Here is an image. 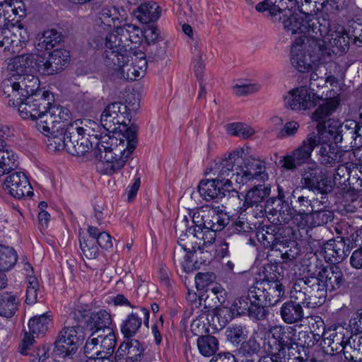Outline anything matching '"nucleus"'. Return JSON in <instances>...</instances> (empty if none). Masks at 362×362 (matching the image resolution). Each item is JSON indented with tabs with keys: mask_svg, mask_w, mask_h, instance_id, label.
<instances>
[{
	"mask_svg": "<svg viewBox=\"0 0 362 362\" xmlns=\"http://www.w3.org/2000/svg\"><path fill=\"white\" fill-rule=\"evenodd\" d=\"M341 132L346 139H351L352 146L359 147L362 145V127L354 121L349 120L341 127Z\"/></svg>",
	"mask_w": 362,
	"mask_h": 362,
	"instance_id": "obj_42",
	"label": "nucleus"
},
{
	"mask_svg": "<svg viewBox=\"0 0 362 362\" xmlns=\"http://www.w3.org/2000/svg\"><path fill=\"white\" fill-rule=\"evenodd\" d=\"M226 131L228 134L243 139H248L255 134V130L251 127L240 122L227 124Z\"/></svg>",
	"mask_w": 362,
	"mask_h": 362,
	"instance_id": "obj_52",
	"label": "nucleus"
},
{
	"mask_svg": "<svg viewBox=\"0 0 362 362\" xmlns=\"http://www.w3.org/2000/svg\"><path fill=\"white\" fill-rule=\"evenodd\" d=\"M18 305V299L16 296L7 293L0 294V315L6 317H12Z\"/></svg>",
	"mask_w": 362,
	"mask_h": 362,
	"instance_id": "obj_48",
	"label": "nucleus"
},
{
	"mask_svg": "<svg viewBox=\"0 0 362 362\" xmlns=\"http://www.w3.org/2000/svg\"><path fill=\"white\" fill-rule=\"evenodd\" d=\"M194 222L202 224L204 228L221 231L228 223V218L221 210L210 206H206L199 211L194 214Z\"/></svg>",
	"mask_w": 362,
	"mask_h": 362,
	"instance_id": "obj_21",
	"label": "nucleus"
},
{
	"mask_svg": "<svg viewBox=\"0 0 362 362\" xmlns=\"http://www.w3.org/2000/svg\"><path fill=\"white\" fill-rule=\"evenodd\" d=\"M144 348L143 345L136 339H129L122 342L117 352V358H127L134 361V362H141L144 357Z\"/></svg>",
	"mask_w": 362,
	"mask_h": 362,
	"instance_id": "obj_34",
	"label": "nucleus"
},
{
	"mask_svg": "<svg viewBox=\"0 0 362 362\" xmlns=\"http://www.w3.org/2000/svg\"><path fill=\"white\" fill-rule=\"evenodd\" d=\"M271 188L264 184H258L251 187L245 196L243 206L240 207V211H245L247 207L258 206L270 194Z\"/></svg>",
	"mask_w": 362,
	"mask_h": 362,
	"instance_id": "obj_33",
	"label": "nucleus"
},
{
	"mask_svg": "<svg viewBox=\"0 0 362 362\" xmlns=\"http://www.w3.org/2000/svg\"><path fill=\"white\" fill-rule=\"evenodd\" d=\"M33 342V338H31L28 332H25V337L19 346V351L23 355H28L30 362L44 361L47 358V348L42 346L41 348L37 347L32 350L31 346Z\"/></svg>",
	"mask_w": 362,
	"mask_h": 362,
	"instance_id": "obj_35",
	"label": "nucleus"
},
{
	"mask_svg": "<svg viewBox=\"0 0 362 362\" xmlns=\"http://www.w3.org/2000/svg\"><path fill=\"white\" fill-rule=\"evenodd\" d=\"M314 276L319 280L328 291H333L340 288L344 282L343 274L339 267L332 265L322 267Z\"/></svg>",
	"mask_w": 362,
	"mask_h": 362,
	"instance_id": "obj_29",
	"label": "nucleus"
},
{
	"mask_svg": "<svg viewBox=\"0 0 362 362\" xmlns=\"http://www.w3.org/2000/svg\"><path fill=\"white\" fill-rule=\"evenodd\" d=\"M88 233L94 238L96 244L101 248L108 250L112 247L111 236L106 232H100L96 227L90 226L88 228Z\"/></svg>",
	"mask_w": 362,
	"mask_h": 362,
	"instance_id": "obj_53",
	"label": "nucleus"
},
{
	"mask_svg": "<svg viewBox=\"0 0 362 362\" xmlns=\"http://www.w3.org/2000/svg\"><path fill=\"white\" fill-rule=\"evenodd\" d=\"M18 166L17 156L11 151L5 148V145L0 149V176L9 173Z\"/></svg>",
	"mask_w": 362,
	"mask_h": 362,
	"instance_id": "obj_45",
	"label": "nucleus"
},
{
	"mask_svg": "<svg viewBox=\"0 0 362 362\" xmlns=\"http://www.w3.org/2000/svg\"><path fill=\"white\" fill-rule=\"evenodd\" d=\"M226 337L232 343L239 344L247 337V332L240 325L228 327L226 330Z\"/></svg>",
	"mask_w": 362,
	"mask_h": 362,
	"instance_id": "obj_61",
	"label": "nucleus"
},
{
	"mask_svg": "<svg viewBox=\"0 0 362 362\" xmlns=\"http://www.w3.org/2000/svg\"><path fill=\"white\" fill-rule=\"evenodd\" d=\"M316 156L318 163L325 167H333L341 162L342 151L334 143L320 141L317 144Z\"/></svg>",
	"mask_w": 362,
	"mask_h": 362,
	"instance_id": "obj_28",
	"label": "nucleus"
},
{
	"mask_svg": "<svg viewBox=\"0 0 362 362\" xmlns=\"http://www.w3.org/2000/svg\"><path fill=\"white\" fill-rule=\"evenodd\" d=\"M80 247L83 255L88 259H95L98 255L99 250L95 240L90 235L80 240Z\"/></svg>",
	"mask_w": 362,
	"mask_h": 362,
	"instance_id": "obj_54",
	"label": "nucleus"
},
{
	"mask_svg": "<svg viewBox=\"0 0 362 362\" xmlns=\"http://www.w3.org/2000/svg\"><path fill=\"white\" fill-rule=\"evenodd\" d=\"M110 323V315L105 310H100L90 315L87 327L90 330L95 329L94 331H103L106 329H111Z\"/></svg>",
	"mask_w": 362,
	"mask_h": 362,
	"instance_id": "obj_43",
	"label": "nucleus"
},
{
	"mask_svg": "<svg viewBox=\"0 0 362 362\" xmlns=\"http://www.w3.org/2000/svg\"><path fill=\"white\" fill-rule=\"evenodd\" d=\"M261 86L257 83H245L240 82L233 86V93L238 96H245L259 91Z\"/></svg>",
	"mask_w": 362,
	"mask_h": 362,
	"instance_id": "obj_58",
	"label": "nucleus"
},
{
	"mask_svg": "<svg viewBox=\"0 0 362 362\" xmlns=\"http://www.w3.org/2000/svg\"><path fill=\"white\" fill-rule=\"evenodd\" d=\"M322 98L323 95L310 90L308 86L295 87L284 96L286 107L296 111L313 108Z\"/></svg>",
	"mask_w": 362,
	"mask_h": 362,
	"instance_id": "obj_12",
	"label": "nucleus"
},
{
	"mask_svg": "<svg viewBox=\"0 0 362 362\" xmlns=\"http://www.w3.org/2000/svg\"><path fill=\"white\" fill-rule=\"evenodd\" d=\"M353 163H346L340 165L334 174V183L337 186L347 187L349 185L351 179Z\"/></svg>",
	"mask_w": 362,
	"mask_h": 362,
	"instance_id": "obj_50",
	"label": "nucleus"
},
{
	"mask_svg": "<svg viewBox=\"0 0 362 362\" xmlns=\"http://www.w3.org/2000/svg\"><path fill=\"white\" fill-rule=\"evenodd\" d=\"M136 19L142 23H148L158 19L160 8L154 2L141 4L134 11Z\"/></svg>",
	"mask_w": 362,
	"mask_h": 362,
	"instance_id": "obj_36",
	"label": "nucleus"
},
{
	"mask_svg": "<svg viewBox=\"0 0 362 362\" xmlns=\"http://www.w3.org/2000/svg\"><path fill=\"white\" fill-rule=\"evenodd\" d=\"M88 122L91 127L107 132L95 136L98 142L94 152L95 157L99 160L98 171L104 175H112L123 168L134 151L137 144L136 128L130 127L124 129L111 112H107V107L100 116V127L94 122Z\"/></svg>",
	"mask_w": 362,
	"mask_h": 362,
	"instance_id": "obj_1",
	"label": "nucleus"
},
{
	"mask_svg": "<svg viewBox=\"0 0 362 362\" xmlns=\"http://www.w3.org/2000/svg\"><path fill=\"white\" fill-rule=\"evenodd\" d=\"M39 86L36 76L4 79L1 85L3 99L8 106L18 108L23 119L35 120L46 106L51 105L45 91L38 90Z\"/></svg>",
	"mask_w": 362,
	"mask_h": 362,
	"instance_id": "obj_3",
	"label": "nucleus"
},
{
	"mask_svg": "<svg viewBox=\"0 0 362 362\" xmlns=\"http://www.w3.org/2000/svg\"><path fill=\"white\" fill-rule=\"evenodd\" d=\"M195 223L193 231L189 228V233L181 235L178 239L179 246L175 249L173 259L180 264L191 262L197 249H201L202 246L208 247L215 241L217 230L204 228L198 223Z\"/></svg>",
	"mask_w": 362,
	"mask_h": 362,
	"instance_id": "obj_6",
	"label": "nucleus"
},
{
	"mask_svg": "<svg viewBox=\"0 0 362 362\" xmlns=\"http://www.w3.org/2000/svg\"><path fill=\"white\" fill-rule=\"evenodd\" d=\"M221 185L217 184L216 179L202 180L198 190L202 197L206 201L218 198L221 195Z\"/></svg>",
	"mask_w": 362,
	"mask_h": 362,
	"instance_id": "obj_44",
	"label": "nucleus"
},
{
	"mask_svg": "<svg viewBox=\"0 0 362 362\" xmlns=\"http://www.w3.org/2000/svg\"><path fill=\"white\" fill-rule=\"evenodd\" d=\"M134 54L129 57V59L132 64L138 67L137 73L143 76L147 68V61L146 59L145 54L141 51L138 52L133 48Z\"/></svg>",
	"mask_w": 362,
	"mask_h": 362,
	"instance_id": "obj_60",
	"label": "nucleus"
},
{
	"mask_svg": "<svg viewBox=\"0 0 362 362\" xmlns=\"http://www.w3.org/2000/svg\"><path fill=\"white\" fill-rule=\"evenodd\" d=\"M346 244L341 240H329L324 248L325 258L334 264L341 262L347 256Z\"/></svg>",
	"mask_w": 362,
	"mask_h": 362,
	"instance_id": "obj_37",
	"label": "nucleus"
},
{
	"mask_svg": "<svg viewBox=\"0 0 362 362\" xmlns=\"http://www.w3.org/2000/svg\"><path fill=\"white\" fill-rule=\"evenodd\" d=\"M17 259V254L12 247L0 245V272L8 271L13 267Z\"/></svg>",
	"mask_w": 362,
	"mask_h": 362,
	"instance_id": "obj_49",
	"label": "nucleus"
},
{
	"mask_svg": "<svg viewBox=\"0 0 362 362\" xmlns=\"http://www.w3.org/2000/svg\"><path fill=\"white\" fill-rule=\"evenodd\" d=\"M35 59L33 54H22L12 58L8 64L7 69L10 71V76L6 79L18 78L19 76L27 77L34 76L28 72L32 68H34L33 64H35Z\"/></svg>",
	"mask_w": 362,
	"mask_h": 362,
	"instance_id": "obj_30",
	"label": "nucleus"
},
{
	"mask_svg": "<svg viewBox=\"0 0 362 362\" xmlns=\"http://www.w3.org/2000/svg\"><path fill=\"white\" fill-rule=\"evenodd\" d=\"M250 288L247 296H242L235 300L233 304V310L239 315H247L255 320H262L267 314L266 308L257 304V298L250 296Z\"/></svg>",
	"mask_w": 362,
	"mask_h": 362,
	"instance_id": "obj_25",
	"label": "nucleus"
},
{
	"mask_svg": "<svg viewBox=\"0 0 362 362\" xmlns=\"http://www.w3.org/2000/svg\"><path fill=\"white\" fill-rule=\"evenodd\" d=\"M69 118L67 110L61 107L46 106L45 111L40 112V115L35 119L36 127L43 134L49 136L59 129H64V123Z\"/></svg>",
	"mask_w": 362,
	"mask_h": 362,
	"instance_id": "obj_13",
	"label": "nucleus"
},
{
	"mask_svg": "<svg viewBox=\"0 0 362 362\" xmlns=\"http://www.w3.org/2000/svg\"><path fill=\"white\" fill-rule=\"evenodd\" d=\"M310 334L313 337V340H310V341H305L304 342L305 344H307V346H313L315 342L322 338V342L321 343L322 349L325 354L331 356L327 358L325 362H333L334 358L332 356L339 354L343 351L346 359L351 361H356L353 356L348 355V351H344L346 339L343 332L332 330L323 332L322 334L311 332Z\"/></svg>",
	"mask_w": 362,
	"mask_h": 362,
	"instance_id": "obj_10",
	"label": "nucleus"
},
{
	"mask_svg": "<svg viewBox=\"0 0 362 362\" xmlns=\"http://www.w3.org/2000/svg\"><path fill=\"white\" fill-rule=\"evenodd\" d=\"M280 315L284 322L293 324L301 321L304 313L302 305L295 304L293 301H287L282 305Z\"/></svg>",
	"mask_w": 362,
	"mask_h": 362,
	"instance_id": "obj_39",
	"label": "nucleus"
},
{
	"mask_svg": "<svg viewBox=\"0 0 362 362\" xmlns=\"http://www.w3.org/2000/svg\"><path fill=\"white\" fill-rule=\"evenodd\" d=\"M316 268L315 266H308L307 273L308 276H305L303 281L304 285H307L308 296V308H315L322 305L326 300L327 291L322 286V284L317 280L314 274L315 271L313 269Z\"/></svg>",
	"mask_w": 362,
	"mask_h": 362,
	"instance_id": "obj_23",
	"label": "nucleus"
},
{
	"mask_svg": "<svg viewBox=\"0 0 362 362\" xmlns=\"http://www.w3.org/2000/svg\"><path fill=\"white\" fill-rule=\"evenodd\" d=\"M4 187L5 190L16 199H21L32 194L28 177L21 172H16L7 176Z\"/></svg>",
	"mask_w": 362,
	"mask_h": 362,
	"instance_id": "obj_27",
	"label": "nucleus"
},
{
	"mask_svg": "<svg viewBox=\"0 0 362 362\" xmlns=\"http://www.w3.org/2000/svg\"><path fill=\"white\" fill-rule=\"evenodd\" d=\"M316 141L315 133L308 134L300 146L283 158L281 160V166L287 170H293L305 163L310 158L313 151L317 146Z\"/></svg>",
	"mask_w": 362,
	"mask_h": 362,
	"instance_id": "obj_17",
	"label": "nucleus"
},
{
	"mask_svg": "<svg viewBox=\"0 0 362 362\" xmlns=\"http://www.w3.org/2000/svg\"><path fill=\"white\" fill-rule=\"evenodd\" d=\"M106 107L107 112H111L115 121L119 122L124 129L128 128L127 126L130 122V110L124 103L115 102L109 104Z\"/></svg>",
	"mask_w": 362,
	"mask_h": 362,
	"instance_id": "obj_40",
	"label": "nucleus"
},
{
	"mask_svg": "<svg viewBox=\"0 0 362 362\" xmlns=\"http://www.w3.org/2000/svg\"><path fill=\"white\" fill-rule=\"evenodd\" d=\"M142 40L141 29L132 23L117 26L105 39L103 61L110 72L116 78L134 81L141 75L135 70L129 57L133 52V45Z\"/></svg>",
	"mask_w": 362,
	"mask_h": 362,
	"instance_id": "obj_2",
	"label": "nucleus"
},
{
	"mask_svg": "<svg viewBox=\"0 0 362 362\" xmlns=\"http://www.w3.org/2000/svg\"><path fill=\"white\" fill-rule=\"evenodd\" d=\"M260 350V345L254 338H250L242 343L238 349V354L240 358L257 357Z\"/></svg>",
	"mask_w": 362,
	"mask_h": 362,
	"instance_id": "obj_56",
	"label": "nucleus"
},
{
	"mask_svg": "<svg viewBox=\"0 0 362 362\" xmlns=\"http://www.w3.org/2000/svg\"><path fill=\"white\" fill-rule=\"evenodd\" d=\"M305 279V276L300 278L296 281L291 290L289 301H293L295 304L304 305L308 307V296L306 291L307 285H304L303 281Z\"/></svg>",
	"mask_w": 362,
	"mask_h": 362,
	"instance_id": "obj_47",
	"label": "nucleus"
},
{
	"mask_svg": "<svg viewBox=\"0 0 362 362\" xmlns=\"http://www.w3.org/2000/svg\"><path fill=\"white\" fill-rule=\"evenodd\" d=\"M28 39L27 29L21 23H7L0 29V48L4 51L18 52Z\"/></svg>",
	"mask_w": 362,
	"mask_h": 362,
	"instance_id": "obj_16",
	"label": "nucleus"
},
{
	"mask_svg": "<svg viewBox=\"0 0 362 362\" xmlns=\"http://www.w3.org/2000/svg\"><path fill=\"white\" fill-rule=\"evenodd\" d=\"M344 125V123L340 124L336 121L331 122L328 127H324L323 124H319L317 127L318 132L317 134H315L317 143L320 141L332 143L331 141H334V143L341 142L344 137L343 132H341V127Z\"/></svg>",
	"mask_w": 362,
	"mask_h": 362,
	"instance_id": "obj_32",
	"label": "nucleus"
},
{
	"mask_svg": "<svg viewBox=\"0 0 362 362\" xmlns=\"http://www.w3.org/2000/svg\"><path fill=\"white\" fill-rule=\"evenodd\" d=\"M327 205H323V207H318L317 211H313L311 214L315 220L317 225H324L331 221L334 215L331 211L326 210Z\"/></svg>",
	"mask_w": 362,
	"mask_h": 362,
	"instance_id": "obj_62",
	"label": "nucleus"
},
{
	"mask_svg": "<svg viewBox=\"0 0 362 362\" xmlns=\"http://www.w3.org/2000/svg\"><path fill=\"white\" fill-rule=\"evenodd\" d=\"M0 11L7 23H11L17 16L20 18L25 16L24 4L19 0H4L0 2Z\"/></svg>",
	"mask_w": 362,
	"mask_h": 362,
	"instance_id": "obj_38",
	"label": "nucleus"
},
{
	"mask_svg": "<svg viewBox=\"0 0 362 362\" xmlns=\"http://www.w3.org/2000/svg\"><path fill=\"white\" fill-rule=\"evenodd\" d=\"M197 344L200 354L206 357L213 356L218 349L217 339L211 335L199 337Z\"/></svg>",
	"mask_w": 362,
	"mask_h": 362,
	"instance_id": "obj_46",
	"label": "nucleus"
},
{
	"mask_svg": "<svg viewBox=\"0 0 362 362\" xmlns=\"http://www.w3.org/2000/svg\"><path fill=\"white\" fill-rule=\"evenodd\" d=\"M322 100L325 102L313 113L312 118L315 121L322 122L336 111L340 104L339 94L332 89L325 94Z\"/></svg>",
	"mask_w": 362,
	"mask_h": 362,
	"instance_id": "obj_31",
	"label": "nucleus"
},
{
	"mask_svg": "<svg viewBox=\"0 0 362 362\" xmlns=\"http://www.w3.org/2000/svg\"><path fill=\"white\" fill-rule=\"evenodd\" d=\"M69 53L66 49H54L47 57L37 55L35 59V69L41 74H56L68 65Z\"/></svg>",
	"mask_w": 362,
	"mask_h": 362,
	"instance_id": "obj_18",
	"label": "nucleus"
},
{
	"mask_svg": "<svg viewBox=\"0 0 362 362\" xmlns=\"http://www.w3.org/2000/svg\"><path fill=\"white\" fill-rule=\"evenodd\" d=\"M51 320L48 313L42 314L31 318L28 322L29 333L31 338L43 335L48 329V325Z\"/></svg>",
	"mask_w": 362,
	"mask_h": 362,
	"instance_id": "obj_41",
	"label": "nucleus"
},
{
	"mask_svg": "<svg viewBox=\"0 0 362 362\" xmlns=\"http://www.w3.org/2000/svg\"><path fill=\"white\" fill-rule=\"evenodd\" d=\"M284 349H279L278 352L268 354L261 357L257 362H288Z\"/></svg>",
	"mask_w": 362,
	"mask_h": 362,
	"instance_id": "obj_64",
	"label": "nucleus"
},
{
	"mask_svg": "<svg viewBox=\"0 0 362 362\" xmlns=\"http://www.w3.org/2000/svg\"><path fill=\"white\" fill-rule=\"evenodd\" d=\"M117 340L112 329L93 331L86 341L84 354L90 359L103 360L113 354Z\"/></svg>",
	"mask_w": 362,
	"mask_h": 362,
	"instance_id": "obj_9",
	"label": "nucleus"
},
{
	"mask_svg": "<svg viewBox=\"0 0 362 362\" xmlns=\"http://www.w3.org/2000/svg\"><path fill=\"white\" fill-rule=\"evenodd\" d=\"M85 337L86 334L82 327H66L60 332L55 341L54 351L59 355H72L82 344Z\"/></svg>",
	"mask_w": 362,
	"mask_h": 362,
	"instance_id": "obj_15",
	"label": "nucleus"
},
{
	"mask_svg": "<svg viewBox=\"0 0 362 362\" xmlns=\"http://www.w3.org/2000/svg\"><path fill=\"white\" fill-rule=\"evenodd\" d=\"M312 31L313 40L296 38L291 49V64L293 67L301 73H308L313 69L317 62H325L329 59V50L322 49L319 42L321 37L320 29Z\"/></svg>",
	"mask_w": 362,
	"mask_h": 362,
	"instance_id": "obj_4",
	"label": "nucleus"
},
{
	"mask_svg": "<svg viewBox=\"0 0 362 362\" xmlns=\"http://www.w3.org/2000/svg\"><path fill=\"white\" fill-rule=\"evenodd\" d=\"M329 27L328 23L327 28ZM319 42L322 45V49L329 50V58L331 54L344 52L348 48L349 37L348 35L342 25H335L327 29L326 32L322 33V36L319 37Z\"/></svg>",
	"mask_w": 362,
	"mask_h": 362,
	"instance_id": "obj_19",
	"label": "nucleus"
},
{
	"mask_svg": "<svg viewBox=\"0 0 362 362\" xmlns=\"http://www.w3.org/2000/svg\"><path fill=\"white\" fill-rule=\"evenodd\" d=\"M57 134H53L49 136L47 141V146L50 149H53L54 151H62L66 150L67 151V145L69 136L67 132V128L66 129L65 132H63V129H61V132H57Z\"/></svg>",
	"mask_w": 362,
	"mask_h": 362,
	"instance_id": "obj_51",
	"label": "nucleus"
},
{
	"mask_svg": "<svg viewBox=\"0 0 362 362\" xmlns=\"http://www.w3.org/2000/svg\"><path fill=\"white\" fill-rule=\"evenodd\" d=\"M243 162L237 165L235 185H245L250 182L260 181L264 182L268 179L265 162L253 156L241 158Z\"/></svg>",
	"mask_w": 362,
	"mask_h": 362,
	"instance_id": "obj_11",
	"label": "nucleus"
},
{
	"mask_svg": "<svg viewBox=\"0 0 362 362\" xmlns=\"http://www.w3.org/2000/svg\"><path fill=\"white\" fill-rule=\"evenodd\" d=\"M249 148L240 147L230 151L228 155L214 160L209 168L210 173L215 177L217 184L221 188L228 192L231 191L232 196L240 204L241 199L239 193L233 187L235 184V176L237 175V167L234 170L236 161L248 151Z\"/></svg>",
	"mask_w": 362,
	"mask_h": 362,
	"instance_id": "obj_7",
	"label": "nucleus"
},
{
	"mask_svg": "<svg viewBox=\"0 0 362 362\" xmlns=\"http://www.w3.org/2000/svg\"><path fill=\"white\" fill-rule=\"evenodd\" d=\"M149 310L143 307L135 308V311L127 315L122 322L120 329L124 337L129 339L136 334L141 327L142 322L148 327Z\"/></svg>",
	"mask_w": 362,
	"mask_h": 362,
	"instance_id": "obj_26",
	"label": "nucleus"
},
{
	"mask_svg": "<svg viewBox=\"0 0 362 362\" xmlns=\"http://www.w3.org/2000/svg\"><path fill=\"white\" fill-rule=\"evenodd\" d=\"M298 5L305 13L313 11V4L308 0H266L256 5L257 11L259 12L268 11L272 21L281 20L280 14L288 8Z\"/></svg>",
	"mask_w": 362,
	"mask_h": 362,
	"instance_id": "obj_20",
	"label": "nucleus"
},
{
	"mask_svg": "<svg viewBox=\"0 0 362 362\" xmlns=\"http://www.w3.org/2000/svg\"><path fill=\"white\" fill-rule=\"evenodd\" d=\"M250 296L257 298V304L262 308L274 305L284 295V288L278 281L262 280L250 288Z\"/></svg>",
	"mask_w": 362,
	"mask_h": 362,
	"instance_id": "obj_14",
	"label": "nucleus"
},
{
	"mask_svg": "<svg viewBox=\"0 0 362 362\" xmlns=\"http://www.w3.org/2000/svg\"><path fill=\"white\" fill-rule=\"evenodd\" d=\"M39 290V283L35 276H28V286L26 289L25 303L28 305L34 304L37 302V291Z\"/></svg>",
	"mask_w": 362,
	"mask_h": 362,
	"instance_id": "obj_57",
	"label": "nucleus"
},
{
	"mask_svg": "<svg viewBox=\"0 0 362 362\" xmlns=\"http://www.w3.org/2000/svg\"><path fill=\"white\" fill-rule=\"evenodd\" d=\"M298 10L297 6H292L288 8L284 12H282L279 16L281 17V20L273 21L274 22H279L283 24L284 28L288 35L293 37V42L296 38L305 40H313V34L315 35L313 31L320 29L321 34L327 30L328 21L325 18L320 19L315 16V14L307 15L300 12L301 16L293 14V11Z\"/></svg>",
	"mask_w": 362,
	"mask_h": 362,
	"instance_id": "obj_5",
	"label": "nucleus"
},
{
	"mask_svg": "<svg viewBox=\"0 0 362 362\" xmlns=\"http://www.w3.org/2000/svg\"><path fill=\"white\" fill-rule=\"evenodd\" d=\"M318 69H313V71L310 72V78H309V87L308 88L315 92V88H322L326 85V79L322 75H320Z\"/></svg>",
	"mask_w": 362,
	"mask_h": 362,
	"instance_id": "obj_63",
	"label": "nucleus"
},
{
	"mask_svg": "<svg viewBox=\"0 0 362 362\" xmlns=\"http://www.w3.org/2000/svg\"><path fill=\"white\" fill-rule=\"evenodd\" d=\"M302 180L303 187L311 191L315 189L321 194H327L332 190L331 182L325 177L322 169L317 165L305 170Z\"/></svg>",
	"mask_w": 362,
	"mask_h": 362,
	"instance_id": "obj_24",
	"label": "nucleus"
},
{
	"mask_svg": "<svg viewBox=\"0 0 362 362\" xmlns=\"http://www.w3.org/2000/svg\"><path fill=\"white\" fill-rule=\"evenodd\" d=\"M62 40L59 33L55 30H48L43 33L37 46L40 49H50Z\"/></svg>",
	"mask_w": 362,
	"mask_h": 362,
	"instance_id": "obj_55",
	"label": "nucleus"
},
{
	"mask_svg": "<svg viewBox=\"0 0 362 362\" xmlns=\"http://www.w3.org/2000/svg\"><path fill=\"white\" fill-rule=\"evenodd\" d=\"M291 204L297 215L307 217L317 211L318 199L313 197V191L304 187H297L292 192Z\"/></svg>",
	"mask_w": 362,
	"mask_h": 362,
	"instance_id": "obj_22",
	"label": "nucleus"
},
{
	"mask_svg": "<svg viewBox=\"0 0 362 362\" xmlns=\"http://www.w3.org/2000/svg\"><path fill=\"white\" fill-rule=\"evenodd\" d=\"M81 123L79 120H76L67 127L69 136V140L66 141L68 142L67 152L73 156H83L92 148L93 151H95L98 142V139L95 138L96 134H90V130L95 132V127L86 125L85 128L80 126ZM93 154L95 155V152Z\"/></svg>",
	"mask_w": 362,
	"mask_h": 362,
	"instance_id": "obj_8",
	"label": "nucleus"
},
{
	"mask_svg": "<svg viewBox=\"0 0 362 362\" xmlns=\"http://www.w3.org/2000/svg\"><path fill=\"white\" fill-rule=\"evenodd\" d=\"M281 331L279 336V342L283 346L289 347L293 344H298L297 341L296 330L293 327H288L286 329H279Z\"/></svg>",
	"mask_w": 362,
	"mask_h": 362,
	"instance_id": "obj_59",
	"label": "nucleus"
}]
</instances>
